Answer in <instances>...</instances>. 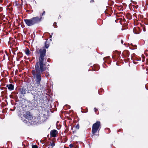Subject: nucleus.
I'll list each match as a JSON object with an SVG mask.
<instances>
[{
	"label": "nucleus",
	"mask_w": 148,
	"mask_h": 148,
	"mask_svg": "<svg viewBox=\"0 0 148 148\" xmlns=\"http://www.w3.org/2000/svg\"><path fill=\"white\" fill-rule=\"evenodd\" d=\"M48 148H49V147Z\"/></svg>",
	"instance_id": "nucleus-22"
},
{
	"label": "nucleus",
	"mask_w": 148,
	"mask_h": 148,
	"mask_svg": "<svg viewBox=\"0 0 148 148\" xmlns=\"http://www.w3.org/2000/svg\"><path fill=\"white\" fill-rule=\"evenodd\" d=\"M41 17L40 18L38 17H35L30 19H24V21L26 24L28 26H32L41 21Z\"/></svg>",
	"instance_id": "nucleus-2"
},
{
	"label": "nucleus",
	"mask_w": 148,
	"mask_h": 148,
	"mask_svg": "<svg viewBox=\"0 0 148 148\" xmlns=\"http://www.w3.org/2000/svg\"><path fill=\"white\" fill-rule=\"evenodd\" d=\"M69 146L71 148H72L73 146V145L72 144H71L69 145Z\"/></svg>",
	"instance_id": "nucleus-15"
},
{
	"label": "nucleus",
	"mask_w": 148,
	"mask_h": 148,
	"mask_svg": "<svg viewBox=\"0 0 148 148\" xmlns=\"http://www.w3.org/2000/svg\"><path fill=\"white\" fill-rule=\"evenodd\" d=\"M93 1V0H91L90 1V2H92Z\"/></svg>",
	"instance_id": "nucleus-21"
},
{
	"label": "nucleus",
	"mask_w": 148,
	"mask_h": 148,
	"mask_svg": "<svg viewBox=\"0 0 148 148\" xmlns=\"http://www.w3.org/2000/svg\"><path fill=\"white\" fill-rule=\"evenodd\" d=\"M45 11H44L42 13V15H44L45 14Z\"/></svg>",
	"instance_id": "nucleus-18"
},
{
	"label": "nucleus",
	"mask_w": 148,
	"mask_h": 148,
	"mask_svg": "<svg viewBox=\"0 0 148 148\" xmlns=\"http://www.w3.org/2000/svg\"><path fill=\"white\" fill-rule=\"evenodd\" d=\"M6 86L8 88V89L10 90H13L14 88V85L11 84L7 85Z\"/></svg>",
	"instance_id": "nucleus-7"
},
{
	"label": "nucleus",
	"mask_w": 148,
	"mask_h": 148,
	"mask_svg": "<svg viewBox=\"0 0 148 148\" xmlns=\"http://www.w3.org/2000/svg\"><path fill=\"white\" fill-rule=\"evenodd\" d=\"M26 88L27 90V93H29L31 92V91H32L33 87L32 86H30Z\"/></svg>",
	"instance_id": "nucleus-9"
},
{
	"label": "nucleus",
	"mask_w": 148,
	"mask_h": 148,
	"mask_svg": "<svg viewBox=\"0 0 148 148\" xmlns=\"http://www.w3.org/2000/svg\"><path fill=\"white\" fill-rule=\"evenodd\" d=\"M58 132L57 130H51L50 132V135L52 137H56V134H58Z\"/></svg>",
	"instance_id": "nucleus-5"
},
{
	"label": "nucleus",
	"mask_w": 148,
	"mask_h": 148,
	"mask_svg": "<svg viewBox=\"0 0 148 148\" xmlns=\"http://www.w3.org/2000/svg\"><path fill=\"white\" fill-rule=\"evenodd\" d=\"M30 52L29 50H27L26 52V54L27 55H28L30 54Z\"/></svg>",
	"instance_id": "nucleus-11"
},
{
	"label": "nucleus",
	"mask_w": 148,
	"mask_h": 148,
	"mask_svg": "<svg viewBox=\"0 0 148 148\" xmlns=\"http://www.w3.org/2000/svg\"><path fill=\"white\" fill-rule=\"evenodd\" d=\"M75 128L76 129H77V130L79 129V125L78 124L76 126Z\"/></svg>",
	"instance_id": "nucleus-13"
},
{
	"label": "nucleus",
	"mask_w": 148,
	"mask_h": 148,
	"mask_svg": "<svg viewBox=\"0 0 148 148\" xmlns=\"http://www.w3.org/2000/svg\"><path fill=\"white\" fill-rule=\"evenodd\" d=\"M94 109L95 112H96L97 110V109L96 108H95Z\"/></svg>",
	"instance_id": "nucleus-17"
},
{
	"label": "nucleus",
	"mask_w": 148,
	"mask_h": 148,
	"mask_svg": "<svg viewBox=\"0 0 148 148\" xmlns=\"http://www.w3.org/2000/svg\"><path fill=\"white\" fill-rule=\"evenodd\" d=\"M32 148H38V147L36 145H33L32 146Z\"/></svg>",
	"instance_id": "nucleus-12"
},
{
	"label": "nucleus",
	"mask_w": 148,
	"mask_h": 148,
	"mask_svg": "<svg viewBox=\"0 0 148 148\" xmlns=\"http://www.w3.org/2000/svg\"><path fill=\"white\" fill-rule=\"evenodd\" d=\"M31 93L32 94V95H33L34 96H35L36 95V93H33V92H31Z\"/></svg>",
	"instance_id": "nucleus-14"
},
{
	"label": "nucleus",
	"mask_w": 148,
	"mask_h": 148,
	"mask_svg": "<svg viewBox=\"0 0 148 148\" xmlns=\"http://www.w3.org/2000/svg\"><path fill=\"white\" fill-rule=\"evenodd\" d=\"M55 145V144H54L53 143H52L51 145V146H52V147L53 146H54Z\"/></svg>",
	"instance_id": "nucleus-16"
},
{
	"label": "nucleus",
	"mask_w": 148,
	"mask_h": 148,
	"mask_svg": "<svg viewBox=\"0 0 148 148\" xmlns=\"http://www.w3.org/2000/svg\"><path fill=\"white\" fill-rule=\"evenodd\" d=\"M27 90L26 88L23 87L20 90L21 94L23 95H24L26 94L27 92Z\"/></svg>",
	"instance_id": "nucleus-6"
},
{
	"label": "nucleus",
	"mask_w": 148,
	"mask_h": 148,
	"mask_svg": "<svg viewBox=\"0 0 148 148\" xmlns=\"http://www.w3.org/2000/svg\"><path fill=\"white\" fill-rule=\"evenodd\" d=\"M100 126V122L99 121H97L93 124L92 129V132L93 134L97 132Z\"/></svg>",
	"instance_id": "nucleus-3"
},
{
	"label": "nucleus",
	"mask_w": 148,
	"mask_h": 148,
	"mask_svg": "<svg viewBox=\"0 0 148 148\" xmlns=\"http://www.w3.org/2000/svg\"><path fill=\"white\" fill-rule=\"evenodd\" d=\"M30 115V112L28 111H27L23 114V116L26 119H27L28 117Z\"/></svg>",
	"instance_id": "nucleus-8"
},
{
	"label": "nucleus",
	"mask_w": 148,
	"mask_h": 148,
	"mask_svg": "<svg viewBox=\"0 0 148 148\" xmlns=\"http://www.w3.org/2000/svg\"><path fill=\"white\" fill-rule=\"evenodd\" d=\"M49 60H50V59H48V60H47V61H48V62H49Z\"/></svg>",
	"instance_id": "nucleus-20"
},
{
	"label": "nucleus",
	"mask_w": 148,
	"mask_h": 148,
	"mask_svg": "<svg viewBox=\"0 0 148 148\" xmlns=\"http://www.w3.org/2000/svg\"><path fill=\"white\" fill-rule=\"evenodd\" d=\"M121 43L122 44H123V41L122 40H121Z\"/></svg>",
	"instance_id": "nucleus-19"
},
{
	"label": "nucleus",
	"mask_w": 148,
	"mask_h": 148,
	"mask_svg": "<svg viewBox=\"0 0 148 148\" xmlns=\"http://www.w3.org/2000/svg\"><path fill=\"white\" fill-rule=\"evenodd\" d=\"M23 122L26 123L28 122L31 124H32L36 122V120L34 117H33L30 115L27 119H25V120L23 121Z\"/></svg>",
	"instance_id": "nucleus-4"
},
{
	"label": "nucleus",
	"mask_w": 148,
	"mask_h": 148,
	"mask_svg": "<svg viewBox=\"0 0 148 148\" xmlns=\"http://www.w3.org/2000/svg\"><path fill=\"white\" fill-rule=\"evenodd\" d=\"M49 47V45L48 44H47V42L46 41L45 42V47L46 48H48Z\"/></svg>",
	"instance_id": "nucleus-10"
},
{
	"label": "nucleus",
	"mask_w": 148,
	"mask_h": 148,
	"mask_svg": "<svg viewBox=\"0 0 148 148\" xmlns=\"http://www.w3.org/2000/svg\"><path fill=\"white\" fill-rule=\"evenodd\" d=\"M46 50L45 49H40L39 50L40 57L38 61L37 62L35 66V69L33 70L32 73L36 83L34 84V87L37 88L40 86L41 80V74L46 69L45 66L44 61L46 59L44 58L45 56Z\"/></svg>",
	"instance_id": "nucleus-1"
}]
</instances>
